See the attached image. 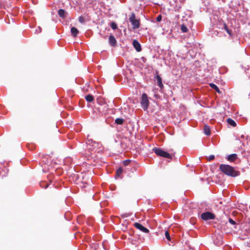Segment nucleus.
Wrapping results in <instances>:
<instances>
[{
    "mask_svg": "<svg viewBox=\"0 0 250 250\" xmlns=\"http://www.w3.org/2000/svg\"><path fill=\"white\" fill-rule=\"evenodd\" d=\"M224 28H225V30L227 32V33H229V35H230L231 34L230 31L227 25H226V24L224 25Z\"/></svg>",
    "mask_w": 250,
    "mask_h": 250,
    "instance_id": "obj_25",
    "label": "nucleus"
},
{
    "mask_svg": "<svg viewBox=\"0 0 250 250\" xmlns=\"http://www.w3.org/2000/svg\"><path fill=\"white\" fill-rule=\"evenodd\" d=\"M79 21H80V22L83 23V22H84V19H83V17H79Z\"/></svg>",
    "mask_w": 250,
    "mask_h": 250,
    "instance_id": "obj_28",
    "label": "nucleus"
},
{
    "mask_svg": "<svg viewBox=\"0 0 250 250\" xmlns=\"http://www.w3.org/2000/svg\"><path fill=\"white\" fill-rule=\"evenodd\" d=\"M155 96L156 98L158 97V95H155Z\"/></svg>",
    "mask_w": 250,
    "mask_h": 250,
    "instance_id": "obj_31",
    "label": "nucleus"
},
{
    "mask_svg": "<svg viewBox=\"0 0 250 250\" xmlns=\"http://www.w3.org/2000/svg\"><path fill=\"white\" fill-rule=\"evenodd\" d=\"M123 172V169L121 167H119L116 171V176L119 177L122 174Z\"/></svg>",
    "mask_w": 250,
    "mask_h": 250,
    "instance_id": "obj_20",
    "label": "nucleus"
},
{
    "mask_svg": "<svg viewBox=\"0 0 250 250\" xmlns=\"http://www.w3.org/2000/svg\"><path fill=\"white\" fill-rule=\"evenodd\" d=\"M153 151L158 156H160L167 158H170L171 155L166 151H164L160 148L155 147L153 149Z\"/></svg>",
    "mask_w": 250,
    "mask_h": 250,
    "instance_id": "obj_3",
    "label": "nucleus"
},
{
    "mask_svg": "<svg viewBox=\"0 0 250 250\" xmlns=\"http://www.w3.org/2000/svg\"><path fill=\"white\" fill-rule=\"evenodd\" d=\"M204 133L206 135H210V131L209 127L208 126L205 125V127H204Z\"/></svg>",
    "mask_w": 250,
    "mask_h": 250,
    "instance_id": "obj_13",
    "label": "nucleus"
},
{
    "mask_svg": "<svg viewBox=\"0 0 250 250\" xmlns=\"http://www.w3.org/2000/svg\"><path fill=\"white\" fill-rule=\"evenodd\" d=\"M209 85H210V86L211 88H212L214 89H215L217 92H218V93L220 92L219 89L218 88V87L215 84H214V83H210Z\"/></svg>",
    "mask_w": 250,
    "mask_h": 250,
    "instance_id": "obj_17",
    "label": "nucleus"
},
{
    "mask_svg": "<svg viewBox=\"0 0 250 250\" xmlns=\"http://www.w3.org/2000/svg\"><path fill=\"white\" fill-rule=\"evenodd\" d=\"M124 121V120L123 119H122V118H117L115 120V122L117 125H122V124H123Z\"/></svg>",
    "mask_w": 250,
    "mask_h": 250,
    "instance_id": "obj_16",
    "label": "nucleus"
},
{
    "mask_svg": "<svg viewBox=\"0 0 250 250\" xmlns=\"http://www.w3.org/2000/svg\"><path fill=\"white\" fill-rule=\"evenodd\" d=\"M181 31L184 32V33H186L188 32V28L187 27V26L184 25V24H182L181 25Z\"/></svg>",
    "mask_w": 250,
    "mask_h": 250,
    "instance_id": "obj_18",
    "label": "nucleus"
},
{
    "mask_svg": "<svg viewBox=\"0 0 250 250\" xmlns=\"http://www.w3.org/2000/svg\"><path fill=\"white\" fill-rule=\"evenodd\" d=\"M237 158V155L236 154H232L228 156L227 159L228 161L232 162Z\"/></svg>",
    "mask_w": 250,
    "mask_h": 250,
    "instance_id": "obj_11",
    "label": "nucleus"
},
{
    "mask_svg": "<svg viewBox=\"0 0 250 250\" xmlns=\"http://www.w3.org/2000/svg\"><path fill=\"white\" fill-rule=\"evenodd\" d=\"M165 236L167 239L168 240H170V235L167 231H166L165 232Z\"/></svg>",
    "mask_w": 250,
    "mask_h": 250,
    "instance_id": "obj_24",
    "label": "nucleus"
},
{
    "mask_svg": "<svg viewBox=\"0 0 250 250\" xmlns=\"http://www.w3.org/2000/svg\"><path fill=\"white\" fill-rule=\"evenodd\" d=\"M133 45L137 51L140 52L141 50V45L137 40L133 41Z\"/></svg>",
    "mask_w": 250,
    "mask_h": 250,
    "instance_id": "obj_7",
    "label": "nucleus"
},
{
    "mask_svg": "<svg viewBox=\"0 0 250 250\" xmlns=\"http://www.w3.org/2000/svg\"><path fill=\"white\" fill-rule=\"evenodd\" d=\"M110 26L113 29H116L117 28V25L115 22H112Z\"/></svg>",
    "mask_w": 250,
    "mask_h": 250,
    "instance_id": "obj_21",
    "label": "nucleus"
},
{
    "mask_svg": "<svg viewBox=\"0 0 250 250\" xmlns=\"http://www.w3.org/2000/svg\"><path fill=\"white\" fill-rule=\"evenodd\" d=\"M55 9H57L58 7H57V6H56V5H55Z\"/></svg>",
    "mask_w": 250,
    "mask_h": 250,
    "instance_id": "obj_30",
    "label": "nucleus"
},
{
    "mask_svg": "<svg viewBox=\"0 0 250 250\" xmlns=\"http://www.w3.org/2000/svg\"><path fill=\"white\" fill-rule=\"evenodd\" d=\"M89 135L87 136V140L86 142V145L87 146V148L88 149H91V148L90 147L91 145H92V146H94V145H95L96 143L95 142H93L92 140L89 138Z\"/></svg>",
    "mask_w": 250,
    "mask_h": 250,
    "instance_id": "obj_8",
    "label": "nucleus"
},
{
    "mask_svg": "<svg viewBox=\"0 0 250 250\" xmlns=\"http://www.w3.org/2000/svg\"><path fill=\"white\" fill-rule=\"evenodd\" d=\"M71 32L72 35L74 37H76L77 36V34L78 33V30L76 28L73 27H72L71 29Z\"/></svg>",
    "mask_w": 250,
    "mask_h": 250,
    "instance_id": "obj_14",
    "label": "nucleus"
},
{
    "mask_svg": "<svg viewBox=\"0 0 250 250\" xmlns=\"http://www.w3.org/2000/svg\"><path fill=\"white\" fill-rule=\"evenodd\" d=\"M161 19H162V18H161V15H159V16H158L157 17V21H160L161 20Z\"/></svg>",
    "mask_w": 250,
    "mask_h": 250,
    "instance_id": "obj_29",
    "label": "nucleus"
},
{
    "mask_svg": "<svg viewBox=\"0 0 250 250\" xmlns=\"http://www.w3.org/2000/svg\"><path fill=\"white\" fill-rule=\"evenodd\" d=\"M40 186L42 188H46L49 186V184L45 181L41 182L40 184Z\"/></svg>",
    "mask_w": 250,
    "mask_h": 250,
    "instance_id": "obj_15",
    "label": "nucleus"
},
{
    "mask_svg": "<svg viewBox=\"0 0 250 250\" xmlns=\"http://www.w3.org/2000/svg\"><path fill=\"white\" fill-rule=\"evenodd\" d=\"M58 13L59 16L61 18H62V9L60 8L58 11Z\"/></svg>",
    "mask_w": 250,
    "mask_h": 250,
    "instance_id": "obj_22",
    "label": "nucleus"
},
{
    "mask_svg": "<svg viewBox=\"0 0 250 250\" xmlns=\"http://www.w3.org/2000/svg\"><path fill=\"white\" fill-rule=\"evenodd\" d=\"M141 104L142 108L144 110L147 109L149 105V101L148 99V97L146 93H144L142 94Z\"/></svg>",
    "mask_w": 250,
    "mask_h": 250,
    "instance_id": "obj_4",
    "label": "nucleus"
},
{
    "mask_svg": "<svg viewBox=\"0 0 250 250\" xmlns=\"http://www.w3.org/2000/svg\"><path fill=\"white\" fill-rule=\"evenodd\" d=\"M109 42L111 46H115L116 44V40L114 37L112 35H110L109 37Z\"/></svg>",
    "mask_w": 250,
    "mask_h": 250,
    "instance_id": "obj_9",
    "label": "nucleus"
},
{
    "mask_svg": "<svg viewBox=\"0 0 250 250\" xmlns=\"http://www.w3.org/2000/svg\"><path fill=\"white\" fill-rule=\"evenodd\" d=\"M214 159V156L213 155H209L208 157V159L209 160V161H211V160H212Z\"/></svg>",
    "mask_w": 250,
    "mask_h": 250,
    "instance_id": "obj_26",
    "label": "nucleus"
},
{
    "mask_svg": "<svg viewBox=\"0 0 250 250\" xmlns=\"http://www.w3.org/2000/svg\"><path fill=\"white\" fill-rule=\"evenodd\" d=\"M134 226L137 229H139V230H140L141 231H142L145 233H148L149 231V230L147 228L144 227L141 224H140L139 223H135L134 224Z\"/></svg>",
    "mask_w": 250,
    "mask_h": 250,
    "instance_id": "obj_6",
    "label": "nucleus"
},
{
    "mask_svg": "<svg viewBox=\"0 0 250 250\" xmlns=\"http://www.w3.org/2000/svg\"><path fill=\"white\" fill-rule=\"evenodd\" d=\"M129 21L132 25L134 30L138 29L140 27V21L136 19L135 15L132 13L129 18Z\"/></svg>",
    "mask_w": 250,
    "mask_h": 250,
    "instance_id": "obj_2",
    "label": "nucleus"
},
{
    "mask_svg": "<svg viewBox=\"0 0 250 250\" xmlns=\"http://www.w3.org/2000/svg\"><path fill=\"white\" fill-rule=\"evenodd\" d=\"M63 17H64V10H63Z\"/></svg>",
    "mask_w": 250,
    "mask_h": 250,
    "instance_id": "obj_32",
    "label": "nucleus"
},
{
    "mask_svg": "<svg viewBox=\"0 0 250 250\" xmlns=\"http://www.w3.org/2000/svg\"><path fill=\"white\" fill-rule=\"evenodd\" d=\"M214 217V215L210 212H206L201 214V218L204 220H212Z\"/></svg>",
    "mask_w": 250,
    "mask_h": 250,
    "instance_id": "obj_5",
    "label": "nucleus"
},
{
    "mask_svg": "<svg viewBox=\"0 0 250 250\" xmlns=\"http://www.w3.org/2000/svg\"><path fill=\"white\" fill-rule=\"evenodd\" d=\"M229 222L230 224L233 226H235L236 225V222L231 218L229 219Z\"/></svg>",
    "mask_w": 250,
    "mask_h": 250,
    "instance_id": "obj_23",
    "label": "nucleus"
},
{
    "mask_svg": "<svg viewBox=\"0 0 250 250\" xmlns=\"http://www.w3.org/2000/svg\"><path fill=\"white\" fill-rule=\"evenodd\" d=\"M156 79L157 81V83L158 85L161 88H162L164 86L163 84L162 83V80L161 77L159 75H157L156 77Z\"/></svg>",
    "mask_w": 250,
    "mask_h": 250,
    "instance_id": "obj_10",
    "label": "nucleus"
},
{
    "mask_svg": "<svg viewBox=\"0 0 250 250\" xmlns=\"http://www.w3.org/2000/svg\"><path fill=\"white\" fill-rule=\"evenodd\" d=\"M130 162V161L129 160H126L124 161V164L125 166H127L129 164Z\"/></svg>",
    "mask_w": 250,
    "mask_h": 250,
    "instance_id": "obj_27",
    "label": "nucleus"
},
{
    "mask_svg": "<svg viewBox=\"0 0 250 250\" xmlns=\"http://www.w3.org/2000/svg\"><path fill=\"white\" fill-rule=\"evenodd\" d=\"M64 115H65V114H64V113H63V117H64Z\"/></svg>",
    "mask_w": 250,
    "mask_h": 250,
    "instance_id": "obj_33",
    "label": "nucleus"
},
{
    "mask_svg": "<svg viewBox=\"0 0 250 250\" xmlns=\"http://www.w3.org/2000/svg\"><path fill=\"white\" fill-rule=\"evenodd\" d=\"M220 169L224 173L231 177H236L239 175L240 173L239 171L236 170L234 167L228 165H220Z\"/></svg>",
    "mask_w": 250,
    "mask_h": 250,
    "instance_id": "obj_1",
    "label": "nucleus"
},
{
    "mask_svg": "<svg viewBox=\"0 0 250 250\" xmlns=\"http://www.w3.org/2000/svg\"><path fill=\"white\" fill-rule=\"evenodd\" d=\"M227 122L230 125L234 127L236 125V124L234 120L231 118H228L227 120Z\"/></svg>",
    "mask_w": 250,
    "mask_h": 250,
    "instance_id": "obj_12",
    "label": "nucleus"
},
{
    "mask_svg": "<svg viewBox=\"0 0 250 250\" xmlns=\"http://www.w3.org/2000/svg\"><path fill=\"white\" fill-rule=\"evenodd\" d=\"M85 99L88 102H91L93 100V97L92 95H88L85 97Z\"/></svg>",
    "mask_w": 250,
    "mask_h": 250,
    "instance_id": "obj_19",
    "label": "nucleus"
}]
</instances>
